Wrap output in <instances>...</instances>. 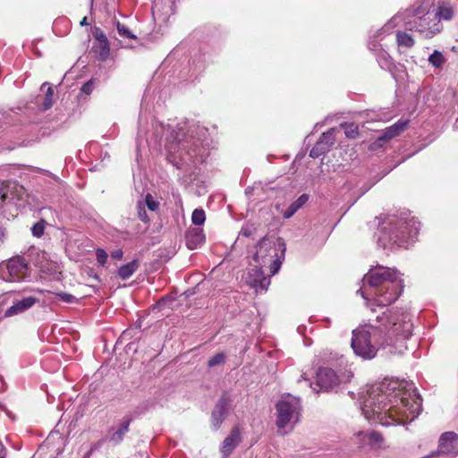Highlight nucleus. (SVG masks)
<instances>
[{
    "label": "nucleus",
    "instance_id": "f257e3e1",
    "mask_svg": "<svg viewBox=\"0 0 458 458\" xmlns=\"http://www.w3.org/2000/svg\"><path fill=\"white\" fill-rule=\"evenodd\" d=\"M364 417L382 426L405 425L418 417L421 399L414 384L406 380L385 378L368 386L361 396Z\"/></svg>",
    "mask_w": 458,
    "mask_h": 458
},
{
    "label": "nucleus",
    "instance_id": "f03ea898",
    "mask_svg": "<svg viewBox=\"0 0 458 458\" xmlns=\"http://www.w3.org/2000/svg\"><path fill=\"white\" fill-rule=\"evenodd\" d=\"M411 314L404 310H387L368 324L352 330L351 346L365 360L376 357L381 348L396 347L411 335Z\"/></svg>",
    "mask_w": 458,
    "mask_h": 458
},
{
    "label": "nucleus",
    "instance_id": "7ed1b4c3",
    "mask_svg": "<svg viewBox=\"0 0 458 458\" xmlns=\"http://www.w3.org/2000/svg\"><path fill=\"white\" fill-rule=\"evenodd\" d=\"M165 134V149L168 159L175 165H193L201 164L208 156L204 146L208 130L199 124H189L187 122L178 123L176 126L161 123L156 131Z\"/></svg>",
    "mask_w": 458,
    "mask_h": 458
},
{
    "label": "nucleus",
    "instance_id": "20e7f679",
    "mask_svg": "<svg viewBox=\"0 0 458 458\" xmlns=\"http://www.w3.org/2000/svg\"><path fill=\"white\" fill-rule=\"evenodd\" d=\"M360 293L365 304L372 311L374 306L386 307L397 300L403 290L399 273L394 268L377 266L363 276Z\"/></svg>",
    "mask_w": 458,
    "mask_h": 458
},
{
    "label": "nucleus",
    "instance_id": "39448f33",
    "mask_svg": "<svg viewBox=\"0 0 458 458\" xmlns=\"http://www.w3.org/2000/svg\"><path fill=\"white\" fill-rule=\"evenodd\" d=\"M403 23L409 30L418 32L422 38H432L443 29L439 19L434 13V1L421 0L415 2L403 13L392 17L383 27V30L398 27Z\"/></svg>",
    "mask_w": 458,
    "mask_h": 458
},
{
    "label": "nucleus",
    "instance_id": "423d86ee",
    "mask_svg": "<svg viewBox=\"0 0 458 458\" xmlns=\"http://www.w3.org/2000/svg\"><path fill=\"white\" fill-rule=\"evenodd\" d=\"M420 230V222L406 213L400 216H389L382 224L377 242L384 249L408 248Z\"/></svg>",
    "mask_w": 458,
    "mask_h": 458
},
{
    "label": "nucleus",
    "instance_id": "0eeeda50",
    "mask_svg": "<svg viewBox=\"0 0 458 458\" xmlns=\"http://www.w3.org/2000/svg\"><path fill=\"white\" fill-rule=\"evenodd\" d=\"M285 250L283 239L264 237L257 246L253 261L260 266L268 267L270 273L275 275L280 269Z\"/></svg>",
    "mask_w": 458,
    "mask_h": 458
},
{
    "label": "nucleus",
    "instance_id": "6e6552de",
    "mask_svg": "<svg viewBox=\"0 0 458 458\" xmlns=\"http://www.w3.org/2000/svg\"><path fill=\"white\" fill-rule=\"evenodd\" d=\"M339 367H343V369H339L338 371L330 368H319L317 373L316 383L319 389L313 387V390L316 392L320 390L329 391L340 384L350 382L353 373L351 365L348 364L346 359L343 356L339 358Z\"/></svg>",
    "mask_w": 458,
    "mask_h": 458
},
{
    "label": "nucleus",
    "instance_id": "1a4fd4ad",
    "mask_svg": "<svg viewBox=\"0 0 458 458\" xmlns=\"http://www.w3.org/2000/svg\"><path fill=\"white\" fill-rule=\"evenodd\" d=\"M301 400L292 394H284L276 404V425L279 429H293L301 416Z\"/></svg>",
    "mask_w": 458,
    "mask_h": 458
},
{
    "label": "nucleus",
    "instance_id": "9d476101",
    "mask_svg": "<svg viewBox=\"0 0 458 458\" xmlns=\"http://www.w3.org/2000/svg\"><path fill=\"white\" fill-rule=\"evenodd\" d=\"M393 28L383 30V27L378 30L373 36L370 37L369 42V48L371 51L377 53V63L381 68L385 70H391L393 62L389 55L385 51L380 42L384 39L386 34H389Z\"/></svg>",
    "mask_w": 458,
    "mask_h": 458
},
{
    "label": "nucleus",
    "instance_id": "9b49d317",
    "mask_svg": "<svg viewBox=\"0 0 458 458\" xmlns=\"http://www.w3.org/2000/svg\"><path fill=\"white\" fill-rule=\"evenodd\" d=\"M251 266L253 267L250 268L247 272L245 278L246 283L252 288H255L257 292L267 291L270 284V278L264 276V272L262 270L263 266L257 263L251 264Z\"/></svg>",
    "mask_w": 458,
    "mask_h": 458
},
{
    "label": "nucleus",
    "instance_id": "f8f14e48",
    "mask_svg": "<svg viewBox=\"0 0 458 458\" xmlns=\"http://www.w3.org/2000/svg\"><path fill=\"white\" fill-rule=\"evenodd\" d=\"M355 439L360 448L377 450L384 447V438L376 431H360L355 434Z\"/></svg>",
    "mask_w": 458,
    "mask_h": 458
},
{
    "label": "nucleus",
    "instance_id": "ddd939ff",
    "mask_svg": "<svg viewBox=\"0 0 458 458\" xmlns=\"http://www.w3.org/2000/svg\"><path fill=\"white\" fill-rule=\"evenodd\" d=\"M92 34L95 38V42L92 47V52L99 60H106L109 56L110 47L106 34L100 28L98 27L94 28Z\"/></svg>",
    "mask_w": 458,
    "mask_h": 458
},
{
    "label": "nucleus",
    "instance_id": "4468645a",
    "mask_svg": "<svg viewBox=\"0 0 458 458\" xmlns=\"http://www.w3.org/2000/svg\"><path fill=\"white\" fill-rule=\"evenodd\" d=\"M7 270L11 281H20L26 276L28 265L22 258L16 257L8 261Z\"/></svg>",
    "mask_w": 458,
    "mask_h": 458
},
{
    "label": "nucleus",
    "instance_id": "2eb2a0df",
    "mask_svg": "<svg viewBox=\"0 0 458 458\" xmlns=\"http://www.w3.org/2000/svg\"><path fill=\"white\" fill-rule=\"evenodd\" d=\"M228 409L229 401L227 398L222 397L216 404L211 414V421L215 429H217L223 423Z\"/></svg>",
    "mask_w": 458,
    "mask_h": 458
},
{
    "label": "nucleus",
    "instance_id": "dca6fc26",
    "mask_svg": "<svg viewBox=\"0 0 458 458\" xmlns=\"http://www.w3.org/2000/svg\"><path fill=\"white\" fill-rule=\"evenodd\" d=\"M145 207L148 208V210L150 211H157L159 208V202L157 201L150 193H148L146 196H145V199H144V201L141 202V201H139L138 202V216H139V218L147 223L149 221V217L147 215V212H146V209H145Z\"/></svg>",
    "mask_w": 458,
    "mask_h": 458
},
{
    "label": "nucleus",
    "instance_id": "f3484780",
    "mask_svg": "<svg viewBox=\"0 0 458 458\" xmlns=\"http://www.w3.org/2000/svg\"><path fill=\"white\" fill-rule=\"evenodd\" d=\"M37 302V299L32 296L23 298L22 300L13 303L4 313L5 318L13 317L31 308Z\"/></svg>",
    "mask_w": 458,
    "mask_h": 458
},
{
    "label": "nucleus",
    "instance_id": "a211bd4d",
    "mask_svg": "<svg viewBox=\"0 0 458 458\" xmlns=\"http://www.w3.org/2000/svg\"><path fill=\"white\" fill-rule=\"evenodd\" d=\"M458 443V435L454 432H445L439 439V451L443 454L454 452Z\"/></svg>",
    "mask_w": 458,
    "mask_h": 458
},
{
    "label": "nucleus",
    "instance_id": "6ab92c4d",
    "mask_svg": "<svg viewBox=\"0 0 458 458\" xmlns=\"http://www.w3.org/2000/svg\"><path fill=\"white\" fill-rule=\"evenodd\" d=\"M408 125L407 120H399L394 124L390 127H387L383 133L377 138V141H387L391 139L398 136L401 132H403Z\"/></svg>",
    "mask_w": 458,
    "mask_h": 458
},
{
    "label": "nucleus",
    "instance_id": "aec40b11",
    "mask_svg": "<svg viewBox=\"0 0 458 458\" xmlns=\"http://www.w3.org/2000/svg\"><path fill=\"white\" fill-rule=\"evenodd\" d=\"M241 441V433L238 428H233L223 442L221 452L225 456L229 455Z\"/></svg>",
    "mask_w": 458,
    "mask_h": 458
},
{
    "label": "nucleus",
    "instance_id": "412c9836",
    "mask_svg": "<svg viewBox=\"0 0 458 458\" xmlns=\"http://www.w3.org/2000/svg\"><path fill=\"white\" fill-rule=\"evenodd\" d=\"M185 237L187 247L191 250L198 248L205 240L203 230L200 228L188 229Z\"/></svg>",
    "mask_w": 458,
    "mask_h": 458
},
{
    "label": "nucleus",
    "instance_id": "4be33fe9",
    "mask_svg": "<svg viewBox=\"0 0 458 458\" xmlns=\"http://www.w3.org/2000/svg\"><path fill=\"white\" fill-rule=\"evenodd\" d=\"M116 30L119 35L125 40L124 44H121L122 47H132L134 45L132 41L137 43L138 38L136 35L124 24L116 21Z\"/></svg>",
    "mask_w": 458,
    "mask_h": 458
},
{
    "label": "nucleus",
    "instance_id": "5701e85b",
    "mask_svg": "<svg viewBox=\"0 0 458 458\" xmlns=\"http://www.w3.org/2000/svg\"><path fill=\"white\" fill-rule=\"evenodd\" d=\"M395 38L396 44L400 52H402L403 49L411 48L415 44L413 37L405 31L397 30Z\"/></svg>",
    "mask_w": 458,
    "mask_h": 458
},
{
    "label": "nucleus",
    "instance_id": "b1692460",
    "mask_svg": "<svg viewBox=\"0 0 458 458\" xmlns=\"http://www.w3.org/2000/svg\"><path fill=\"white\" fill-rule=\"evenodd\" d=\"M138 260L133 259L126 265L120 267L116 271V275L122 279H127L138 269Z\"/></svg>",
    "mask_w": 458,
    "mask_h": 458
},
{
    "label": "nucleus",
    "instance_id": "393cba45",
    "mask_svg": "<svg viewBox=\"0 0 458 458\" xmlns=\"http://www.w3.org/2000/svg\"><path fill=\"white\" fill-rule=\"evenodd\" d=\"M308 200V195H301L284 213V218L292 217Z\"/></svg>",
    "mask_w": 458,
    "mask_h": 458
},
{
    "label": "nucleus",
    "instance_id": "a878e982",
    "mask_svg": "<svg viewBox=\"0 0 458 458\" xmlns=\"http://www.w3.org/2000/svg\"><path fill=\"white\" fill-rule=\"evenodd\" d=\"M335 132L336 129L332 128L328 130L326 132H323L320 136L318 142L322 147H324V149L329 150V148L335 144Z\"/></svg>",
    "mask_w": 458,
    "mask_h": 458
},
{
    "label": "nucleus",
    "instance_id": "bb28decb",
    "mask_svg": "<svg viewBox=\"0 0 458 458\" xmlns=\"http://www.w3.org/2000/svg\"><path fill=\"white\" fill-rule=\"evenodd\" d=\"M434 13L437 14V19H439V21L441 20L449 21L452 19L454 11L450 6L443 5L438 8H436L434 6Z\"/></svg>",
    "mask_w": 458,
    "mask_h": 458
},
{
    "label": "nucleus",
    "instance_id": "cd10ccee",
    "mask_svg": "<svg viewBox=\"0 0 458 458\" xmlns=\"http://www.w3.org/2000/svg\"><path fill=\"white\" fill-rule=\"evenodd\" d=\"M428 62L435 67H441L445 63V58L440 51L435 50L428 57Z\"/></svg>",
    "mask_w": 458,
    "mask_h": 458
},
{
    "label": "nucleus",
    "instance_id": "c85d7f7f",
    "mask_svg": "<svg viewBox=\"0 0 458 458\" xmlns=\"http://www.w3.org/2000/svg\"><path fill=\"white\" fill-rule=\"evenodd\" d=\"M47 86V92H46V95H45V98H44V101H43V108L44 110H47L49 109L52 105H53V96H54V89L53 88L47 83V82H45L41 89H43L44 87Z\"/></svg>",
    "mask_w": 458,
    "mask_h": 458
},
{
    "label": "nucleus",
    "instance_id": "c756f323",
    "mask_svg": "<svg viewBox=\"0 0 458 458\" xmlns=\"http://www.w3.org/2000/svg\"><path fill=\"white\" fill-rule=\"evenodd\" d=\"M341 127L344 130L346 137L355 139L358 136V126L354 123H344Z\"/></svg>",
    "mask_w": 458,
    "mask_h": 458
},
{
    "label": "nucleus",
    "instance_id": "7c9ffc66",
    "mask_svg": "<svg viewBox=\"0 0 458 458\" xmlns=\"http://www.w3.org/2000/svg\"><path fill=\"white\" fill-rule=\"evenodd\" d=\"M47 223L45 219H40L31 227V233L34 237L40 238L45 233Z\"/></svg>",
    "mask_w": 458,
    "mask_h": 458
},
{
    "label": "nucleus",
    "instance_id": "2f4dec72",
    "mask_svg": "<svg viewBox=\"0 0 458 458\" xmlns=\"http://www.w3.org/2000/svg\"><path fill=\"white\" fill-rule=\"evenodd\" d=\"M206 220V214L202 208H196L191 215V222L195 225H202Z\"/></svg>",
    "mask_w": 458,
    "mask_h": 458
},
{
    "label": "nucleus",
    "instance_id": "473e14b6",
    "mask_svg": "<svg viewBox=\"0 0 458 458\" xmlns=\"http://www.w3.org/2000/svg\"><path fill=\"white\" fill-rule=\"evenodd\" d=\"M225 362V355L223 352H219L211 357L208 361L209 368L222 365Z\"/></svg>",
    "mask_w": 458,
    "mask_h": 458
},
{
    "label": "nucleus",
    "instance_id": "72a5a7b5",
    "mask_svg": "<svg viewBox=\"0 0 458 458\" xmlns=\"http://www.w3.org/2000/svg\"><path fill=\"white\" fill-rule=\"evenodd\" d=\"M130 418H125L123 420V421L120 424V427L118 429H116V440L119 438L121 439L124 433L128 431L129 425L131 423Z\"/></svg>",
    "mask_w": 458,
    "mask_h": 458
},
{
    "label": "nucleus",
    "instance_id": "f704fd0d",
    "mask_svg": "<svg viewBox=\"0 0 458 458\" xmlns=\"http://www.w3.org/2000/svg\"><path fill=\"white\" fill-rule=\"evenodd\" d=\"M327 151V149H324V147H322V145H320V143L318 141L316 145L310 149V157L317 158Z\"/></svg>",
    "mask_w": 458,
    "mask_h": 458
},
{
    "label": "nucleus",
    "instance_id": "c9c22d12",
    "mask_svg": "<svg viewBox=\"0 0 458 458\" xmlns=\"http://www.w3.org/2000/svg\"><path fill=\"white\" fill-rule=\"evenodd\" d=\"M96 256L99 265L104 266L106 263L108 255L103 249H98Z\"/></svg>",
    "mask_w": 458,
    "mask_h": 458
},
{
    "label": "nucleus",
    "instance_id": "e433bc0d",
    "mask_svg": "<svg viewBox=\"0 0 458 458\" xmlns=\"http://www.w3.org/2000/svg\"><path fill=\"white\" fill-rule=\"evenodd\" d=\"M8 196V187L4 182H0V203L4 204Z\"/></svg>",
    "mask_w": 458,
    "mask_h": 458
},
{
    "label": "nucleus",
    "instance_id": "4c0bfd02",
    "mask_svg": "<svg viewBox=\"0 0 458 458\" xmlns=\"http://www.w3.org/2000/svg\"><path fill=\"white\" fill-rule=\"evenodd\" d=\"M93 90V82L92 81H89L84 83L81 87V91L87 95H89Z\"/></svg>",
    "mask_w": 458,
    "mask_h": 458
},
{
    "label": "nucleus",
    "instance_id": "58836bf2",
    "mask_svg": "<svg viewBox=\"0 0 458 458\" xmlns=\"http://www.w3.org/2000/svg\"><path fill=\"white\" fill-rule=\"evenodd\" d=\"M240 234L245 237H250L252 234V229L249 226H244L242 228Z\"/></svg>",
    "mask_w": 458,
    "mask_h": 458
},
{
    "label": "nucleus",
    "instance_id": "ea45409f",
    "mask_svg": "<svg viewBox=\"0 0 458 458\" xmlns=\"http://www.w3.org/2000/svg\"><path fill=\"white\" fill-rule=\"evenodd\" d=\"M63 301L66 302H72L74 300V296L69 293H64L61 295Z\"/></svg>",
    "mask_w": 458,
    "mask_h": 458
},
{
    "label": "nucleus",
    "instance_id": "a19ab883",
    "mask_svg": "<svg viewBox=\"0 0 458 458\" xmlns=\"http://www.w3.org/2000/svg\"><path fill=\"white\" fill-rule=\"evenodd\" d=\"M80 25L81 26H86V25H89V22H88V18L85 16L83 17V19L80 21Z\"/></svg>",
    "mask_w": 458,
    "mask_h": 458
},
{
    "label": "nucleus",
    "instance_id": "79ce46f5",
    "mask_svg": "<svg viewBox=\"0 0 458 458\" xmlns=\"http://www.w3.org/2000/svg\"><path fill=\"white\" fill-rule=\"evenodd\" d=\"M123 258L122 250H116V259H121Z\"/></svg>",
    "mask_w": 458,
    "mask_h": 458
},
{
    "label": "nucleus",
    "instance_id": "37998d69",
    "mask_svg": "<svg viewBox=\"0 0 458 458\" xmlns=\"http://www.w3.org/2000/svg\"><path fill=\"white\" fill-rule=\"evenodd\" d=\"M0 458H6V450L5 449L1 450Z\"/></svg>",
    "mask_w": 458,
    "mask_h": 458
},
{
    "label": "nucleus",
    "instance_id": "c03bdc74",
    "mask_svg": "<svg viewBox=\"0 0 458 458\" xmlns=\"http://www.w3.org/2000/svg\"><path fill=\"white\" fill-rule=\"evenodd\" d=\"M157 7V4L155 3L154 5L152 6L153 16H155Z\"/></svg>",
    "mask_w": 458,
    "mask_h": 458
},
{
    "label": "nucleus",
    "instance_id": "a18cd8bd",
    "mask_svg": "<svg viewBox=\"0 0 458 458\" xmlns=\"http://www.w3.org/2000/svg\"><path fill=\"white\" fill-rule=\"evenodd\" d=\"M454 127L458 130V119H456L454 124Z\"/></svg>",
    "mask_w": 458,
    "mask_h": 458
}]
</instances>
